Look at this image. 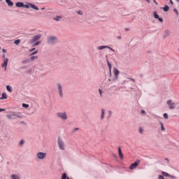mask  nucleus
Returning <instances> with one entry per match:
<instances>
[{"label": "nucleus", "instance_id": "nucleus-1", "mask_svg": "<svg viewBox=\"0 0 179 179\" xmlns=\"http://www.w3.org/2000/svg\"><path fill=\"white\" fill-rule=\"evenodd\" d=\"M15 6H17V8H25V9H29V8H31V9H34V10H39L38 7L31 3L24 4L22 2H17Z\"/></svg>", "mask_w": 179, "mask_h": 179}, {"label": "nucleus", "instance_id": "nucleus-2", "mask_svg": "<svg viewBox=\"0 0 179 179\" xmlns=\"http://www.w3.org/2000/svg\"><path fill=\"white\" fill-rule=\"evenodd\" d=\"M56 115L62 121H66L68 120V113L66 112H58Z\"/></svg>", "mask_w": 179, "mask_h": 179}, {"label": "nucleus", "instance_id": "nucleus-3", "mask_svg": "<svg viewBox=\"0 0 179 179\" xmlns=\"http://www.w3.org/2000/svg\"><path fill=\"white\" fill-rule=\"evenodd\" d=\"M57 92L59 97H64V87H62V84L59 83L57 84Z\"/></svg>", "mask_w": 179, "mask_h": 179}, {"label": "nucleus", "instance_id": "nucleus-4", "mask_svg": "<svg viewBox=\"0 0 179 179\" xmlns=\"http://www.w3.org/2000/svg\"><path fill=\"white\" fill-rule=\"evenodd\" d=\"M57 40L58 39L57 38L56 36H50L47 38V43H48V44L54 45V44H55V43H57Z\"/></svg>", "mask_w": 179, "mask_h": 179}, {"label": "nucleus", "instance_id": "nucleus-5", "mask_svg": "<svg viewBox=\"0 0 179 179\" xmlns=\"http://www.w3.org/2000/svg\"><path fill=\"white\" fill-rule=\"evenodd\" d=\"M57 143L60 150H65V143H64V140L61 137L58 138Z\"/></svg>", "mask_w": 179, "mask_h": 179}, {"label": "nucleus", "instance_id": "nucleus-6", "mask_svg": "<svg viewBox=\"0 0 179 179\" xmlns=\"http://www.w3.org/2000/svg\"><path fill=\"white\" fill-rule=\"evenodd\" d=\"M47 157V153L43 152H38L36 153V158L38 160H44Z\"/></svg>", "mask_w": 179, "mask_h": 179}, {"label": "nucleus", "instance_id": "nucleus-7", "mask_svg": "<svg viewBox=\"0 0 179 179\" xmlns=\"http://www.w3.org/2000/svg\"><path fill=\"white\" fill-rule=\"evenodd\" d=\"M113 73L114 76L113 80H114V82H115V80H118V76L120 75V71H118V69L115 68L113 71Z\"/></svg>", "mask_w": 179, "mask_h": 179}, {"label": "nucleus", "instance_id": "nucleus-8", "mask_svg": "<svg viewBox=\"0 0 179 179\" xmlns=\"http://www.w3.org/2000/svg\"><path fill=\"white\" fill-rule=\"evenodd\" d=\"M166 104L169 106L170 110H174V108H176V103L173 102L171 100H168Z\"/></svg>", "mask_w": 179, "mask_h": 179}, {"label": "nucleus", "instance_id": "nucleus-9", "mask_svg": "<svg viewBox=\"0 0 179 179\" xmlns=\"http://www.w3.org/2000/svg\"><path fill=\"white\" fill-rule=\"evenodd\" d=\"M41 38V34L36 35V36H33V38L31 39V43H34L38 41V40H40Z\"/></svg>", "mask_w": 179, "mask_h": 179}, {"label": "nucleus", "instance_id": "nucleus-10", "mask_svg": "<svg viewBox=\"0 0 179 179\" xmlns=\"http://www.w3.org/2000/svg\"><path fill=\"white\" fill-rule=\"evenodd\" d=\"M105 48H108L109 50H110V51H112L113 52H115V50L114 49H113L112 48H110V46H106V45H101L99 46L97 48V50H104Z\"/></svg>", "mask_w": 179, "mask_h": 179}, {"label": "nucleus", "instance_id": "nucleus-11", "mask_svg": "<svg viewBox=\"0 0 179 179\" xmlns=\"http://www.w3.org/2000/svg\"><path fill=\"white\" fill-rule=\"evenodd\" d=\"M9 59L8 58H4L3 62L1 64L2 68L4 69V71H6V68H8V62Z\"/></svg>", "mask_w": 179, "mask_h": 179}, {"label": "nucleus", "instance_id": "nucleus-12", "mask_svg": "<svg viewBox=\"0 0 179 179\" xmlns=\"http://www.w3.org/2000/svg\"><path fill=\"white\" fill-rule=\"evenodd\" d=\"M139 163H140L139 160L136 161L134 164H132L129 166V169L130 170H134V169H136V167H138V166L139 165Z\"/></svg>", "mask_w": 179, "mask_h": 179}, {"label": "nucleus", "instance_id": "nucleus-13", "mask_svg": "<svg viewBox=\"0 0 179 179\" xmlns=\"http://www.w3.org/2000/svg\"><path fill=\"white\" fill-rule=\"evenodd\" d=\"M11 115L16 118H23L22 115H20V113L11 112Z\"/></svg>", "mask_w": 179, "mask_h": 179}, {"label": "nucleus", "instance_id": "nucleus-14", "mask_svg": "<svg viewBox=\"0 0 179 179\" xmlns=\"http://www.w3.org/2000/svg\"><path fill=\"white\" fill-rule=\"evenodd\" d=\"M118 155L120 160H122L124 159V155L122 154V150H121V147L118 148Z\"/></svg>", "mask_w": 179, "mask_h": 179}, {"label": "nucleus", "instance_id": "nucleus-15", "mask_svg": "<svg viewBox=\"0 0 179 179\" xmlns=\"http://www.w3.org/2000/svg\"><path fill=\"white\" fill-rule=\"evenodd\" d=\"M106 62L109 68L110 76H111V68H112L111 63H110V62L108 61V56L106 55Z\"/></svg>", "mask_w": 179, "mask_h": 179}, {"label": "nucleus", "instance_id": "nucleus-16", "mask_svg": "<svg viewBox=\"0 0 179 179\" xmlns=\"http://www.w3.org/2000/svg\"><path fill=\"white\" fill-rule=\"evenodd\" d=\"M162 174L164 176V177H170L171 178H176L175 176H170L167 172L162 171Z\"/></svg>", "mask_w": 179, "mask_h": 179}, {"label": "nucleus", "instance_id": "nucleus-17", "mask_svg": "<svg viewBox=\"0 0 179 179\" xmlns=\"http://www.w3.org/2000/svg\"><path fill=\"white\" fill-rule=\"evenodd\" d=\"M105 115H106V110L104 109H101V120H104Z\"/></svg>", "mask_w": 179, "mask_h": 179}, {"label": "nucleus", "instance_id": "nucleus-18", "mask_svg": "<svg viewBox=\"0 0 179 179\" xmlns=\"http://www.w3.org/2000/svg\"><path fill=\"white\" fill-rule=\"evenodd\" d=\"M6 90H8L9 93H12L13 92V90L12 89V87H10V85L6 86Z\"/></svg>", "mask_w": 179, "mask_h": 179}, {"label": "nucleus", "instance_id": "nucleus-19", "mask_svg": "<svg viewBox=\"0 0 179 179\" xmlns=\"http://www.w3.org/2000/svg\"><path fill=\"white\" fill-rule=\"evenodd\" d=\"M8 99V96L6 93H3L1 97L0 98L1 100H5Z\"/></svg>", "mask_w": 179, "mask_h": 179}, {"label": "nucleus", "instance_id": "nucleus-20", "mask_svg": "<svg viewBox=\"0 0 179 179\" xmlns=\"http://www.w3.org/2000/svg\"><path fill=\"white\" fill-rule=\"evenodd\" d=\"M6 3H8V6H13V2L10 0H6Z\"/></svg>", "mask_w": 179, "mask_h": 179}, {"label": "nucleus", "instance_id": "nucleus-21", "mask_svg": "<svg viewBox=\"0 0 179 179\" xmlns=\"http://www.w3.org/2000/svg\"><path fill=\"white\" fill-rule=\"evenodd\" d=\"M10 177L12 179H20V176H19L18 175H11Z\"/></svg>", "mask_w": 179, "mask_h": 179}, {"label": "nucleus", "instance_id": "nucleus-22", "mask_svg": "<svg viewBox=\"0 0 179 179\" xmlns=\"http://www.w3.org/2000/svg\"><path fill=\"white\" fill-rule=\"evenodd\" d=\"M53 19H54V20H56L57 22H59V20L62 19V17L57 16L56 17H54Z\"/></svg>", "mask_w": 179, "mask_h": 179}, {"label": "nucleus", "instance_id": "nucleus-23", "mask_svg": "<svg viewBox=\"0 0 179 179\" xmlns=\"http://www.w3.org/2000/svg\"><path fill=\"white\" fill-rule=\"evenodd\" d=\"M170 8L169 7V6H165L164 8H163V10H164V12H169Z\"/></svg>", "mask_w": 179, "mask_h": 179}, {"label": "nucleus", "instance_id": "nucleus-24", "mask_svg": "<svg viewBox=\"0 0 179 179\" xmlns=\"http://www.w3.org/2000/svg\"><path fill=\"white\" fill-rule=\"evenodd\" d=\"M6 117L8 118V120H13V116H12V113H10V115H7Z\"/></svg>", "mask_w": 179, "mask_h": 179}, {"label": "nucleus", "instance_id": "nucleus-25", "mask_svg": "<svg viewBox=\"0 0 179 179\" xmlns=\"http://www.w3.org/2000/svg\"><path fill=\"white\" fill-rule=\"evenodd\" d=\"M14 43L16 45H19V44H20V40L17 39V40L15 41Z\"/></svg>", "mask_w": 179, "mask_h": 179}, {"label": "nucleus", "instance_id": "nucleus-26", "mask_svg": "<svg viewBox=\"0 0 179 179\" xmlns=\"http://www.w3.org/2000/svg\"><path fill=\"white\" fill-rule=\"evenodd\" d=\"M154 17H155V19H158L159 18V15H157V13L154 12Z\"/></svg>", "mask_w": 179, "mask_h": 179}, {"label": "nucleus", "instance_id": "nucleus-27", "mask_svg": "<svg viewBox=\"0 0 179 179\" xmlns=\"http://www.w3.org/2000/svg\"><path fill=\"white\" fill-rule=\"evenodd\" d=\"M160 125H161V130L162 131H165L166 129L164 128V126L163 125V124L162 122H160Z\"/></svg>", "mask_w": 179, "mask_h": 179}, {"label": "nucleus", "instance_id": "nucleus-28", "mask_svg": "<svg viewBox=\"0 0 179 179\" xmlns=\"http://www.w3.org/2000/svg\"><path fill=\"white\" fill-rule=\"evenodd\" d=\"M37 58H38V57H37V56H32V57H31V61H34V59H37Z\"/></svg>", "mask_w": 179, "mask_h": 179}, {"label": "nucleus", "instance_id": "nucleus-29", "mask_svg": "<svg viewBox=\"0 0 179 179\" xmlns=\"http://www.w3.org/2000/svg\"><path fill=\"white\" fill-rule=\"evenodd\" d=\"M22 107H24V108H29V104H27V103H22Z\"/></svg>", "mask_w": 179, "mask_h": 179}, {"label": "nucleus", "instance_id": "nucleus-30", "mask_svg": "<svg viewBox=\"0 0 179 179\" xmlns=\"http://www.w3.org/2000/svg\"><path fill=\"white\" fill-rule=\"evenodd\" d=\"M78 13V15H80V16H82V15H83V12L82 10H78L76 12Z\"/></svg>", "mask_w": 179, "mask_h": 179}, {"label": "nucleus", "instance_id": "nucleus-31", "mask_svg": "<svg viewBox=\"0 0 179 179\" xmlns=\"http://www.w3.org/2000/svg\"><path fill=\"white\" fill-rule=\"evenodd\" d=\"M40 43H41V41L35 42V43L34 44V47H36V46L40 44Z\"/></svg>", "mask_w": 179, "mask_h": 179}, {"label": "nucleus", "instance_id": "nucleus-32", "mask_svg": "<svg viewBox=\"0 0 179 179\" xmlns=\"http://www.w3.org/2000/svg\"><path fill=\"white\" fill-rule=\"evenodd\" d=\"M164 118H165V120H168L169 119V115H167V113H164Z\"/></svg>", "mask_w": 179, "mask_h": 179}, {"label": "nucleus", "instance_id": "nucleus-33", "mask_svg": "<svg viewBox=\"0 0 179 179\" xmlns=\"http://www.w3.org/2000/svg\"><path fill=\"white\" fill-rule=\"evenodd\" d=\"M24 143V140H21L19 143V145L22 146L23 144Z\"/></svg>", "mask_w": 179, "mask_h": 179}, {"label": "nucleus", "instance_id": "nucleus-34", "mask_svg": "<svg viewBox=\"0 0 179 179\" xmlns=\"http://www.w3.org/2000/svg\"><path fill=\"white\" fill-rule=\"evenodd\" d=\"M99 95L101 97H103V91H101V89L99 90Z\"/></svg>", "mask_w": 179, "mask_h": 179}, {"label": "nucleus", "instance_id": "nucleus-35", "mask_svg": "<svg viewBox=\"0 0 179 179\" xmlns=\"http://www.w3.org/2000/svg\"><path fill=\"white\" fill-rule=\"evenodd\" d=\"M165 34L166 36H170V31L169 30L165 31Z\"/></svg>", "mask_w": 179, "mask_h": 179}, {"label": "nucleus", "instance_id": "nucleus-36", "mask_svg": "<svg viewBox=\"0 0 179 179\" xmlns=\"http://www.w3.org/2000/svg\"><path fill=\"white\" fill-rule=\"evenodd\" d=\"M173 12L176 13V16H178V10H177V9L174 8Z\"/></svg>", "mask_w": 179, "mask_h": 179}, {"label": "nucleus", "instance_id": "nucleus-37", "mask_svg": "<svg viewBox=\"0 0 179 179\" xmlns=\"http://www.w3.org/2000/svg\"><path fill=\"white\" fill-rule=\"evenodd\" d=\"M138 131L141 134H143V128L140 127Z\"/></svg>", "mask_w": 179, "mask_h": 179}, {"label": "nucleus", "instance_id": "nucleus-38", "mask_svg": "<svg viewBox=\"0 0 179 179\" xmlns=\"http://www.w3.org/2000/svg\"><path fill=\"white\" fill-rule=\"evenodd\" d=\"M37 52H38V50H36V51L32 52V53L31 54V55H36V54H37Z\"/></svg>", "mask_w": 179, "mask_h": 179}, {"label": "nucleus", "instance_id": "nucleus-39", "mask_svg": "<svg viewBox=\"0 0 179 179\" xmlns=\"http://www.w3.org/2000/svg\"><path fill=\"white\" fill-rule=\"evenodd\" d=\"M29 62V60H24L22 61V64H27Z\"/></svg>", "mask_w": 179, "mask_h": 179}, {"label": "nucleus", "instance_id": "nucleus-40", "mask_svg": "<svg viewBox=\"0 0 179 179\" xmlns=\"http://www.w3.org/2000/svg\"><path fill=\"white\" fill-rule=\"evenodd\" d=\"M159 179H164V177H163V176H159Z\"/></svg>", "mask_w": 179, "mask_h": 179}, {"label": "nucleus", "instance_id": "nucleus-41", "mask_svg": "<svg viewBox=\"0 0 179 179\" xmlns=\"http://www.w3.org/2000/svg\"><path fill=\"white\" fill-rule=\"evenodd\" d=\"M158 20H159V22H163V19L160 18V17L158 18Z\"/></svg>", "mask_w": 179, "mask_h": 179}, {"label": "nucleus", "instance_id": "nucleus-42", "mask_svg": "<svg viewBox=\"0 0 179 179\" xmlns=\"http://www.w3.org/2000/svg\"><path fill=\"white\" fill-rule=\"evenodd\" d=\"M34 50H36V48H32V49L29 50V52H32V51H34Z\"/></svg>", "mask_w": 179, "mask_h": 179}, {"label": "nucleus", "instance_id": "nucleus-43", "mask_svg": "<svg viewBox=\"0 0 179 179\" xmlns=\"http://www.w3.org/2000/svg\"><path fill=\"white\" fill-rule=\"evenodd\" d=\"M155 5H157V1L156 0H153Z\"/></svg>", "mask_w": 179, "mask_h": 179}, {"label": "nucleus", "instance_id": "nucleus-44", "mask_svg": "<svg viewBox=\"0 0 179 179\" xmlns=\"http://www.w3.org/2000/svg\"><path fill=\"white\" fill-rule=\"evenodd\" d=\"M169 2H170V3H171V5H173V0H169Z\"/></svg>", "mask_w": 179, "mask_h": 179}, {"label": "nucleus", "instance_id": "nucleus-45", "mask_svg": "<svg viewBox=\"0 0 179 179\" xmlns=\"http://www.w3.org/2000/svg\"><path fill=\"white\" fill-rule=\"evenodd\" d=\"M2 51H3V52L6 53V50L3 49Z\"/></svg>", "mask_w": 179, "mask_h": 179}, {"label": "nucleus", "instance_id": "nucleus-46", "mask_svg": "<svg viewBox=\"0 0 179 179\" xmlns=\"http://www.w3.org/2000/svg\"><path fill=\"white\" fill-rule=\"evenodd\" d=\"M2 111H5V109L0 108V113Z\"/></svg>", "mask_w": 179, "mask_h": 179}, {"label": "nucleus", "instance_id": "nucleus-47", "mask_svg": "<svg viewBox=\"0 0 179 179\" xmlns=\"http://www.w3.org/2000/svg\"><path fill=\"white\" fill-rule=\"evenodd\" d=\"M141 113H142V114H145V110H141Z\"/></svg>", "mask_w": 179, "mask_h": 179}, {"label": "nucleus", "instance_id": "nucleus-48", "mask_svg": "<svg viewBox=\"0 0 179 179\" xmlns=\"http://www.w3.org/2000/svg\"><path fill=\"white\" fill-rule=\"evenodd\" d=\"M6 57L5 55H2V58H3V59H5V58H6V57Z\"/></svg>", "mask_w": 179, "mask_h": 179}, {"label": "nucleus", "instance_id": "nucleus-49", "mask_svg": "<svg viewBox=\"0 0 179 179\" xmlns=\"http://www.w3.org/2000/svg\"><path fill=\"white\" fill-rule=\"evenodd\" d=\"M148 3H150V0H145Z\"/></svg>", "mask_w": 179, "mask_h": 179}, {"label": "nucleus", "instance_id": "nucleus-50", "mask_svg": "<svg viewBox=\"0 0 179 179\" xmlns=\"http://www.w3.org/2000/svg\"><path fill=\"white\" fill-rule=\"evenodd\" d=\"M44 9H45V8H41L42 10H44Z\"/></svg>", "mask_w": 179, "mask_h": 179}, {"label": "nucleus", "instance_id": "nucleus-51", "mask_svg": "<svg viewBox=\"0 0 179 179\" xmlns=\"http://www.w3.org/2000/svg\"><path fill=\"white\" fill-rule=\"evenodd\" d=\"M178 2H179V0H176Z\"/></svg>", "mask_w": 179, "mask_h": 179}, {"label": "nucleus", "instance_id": "nucleus-52", "mask_svg": "<svg viewBox=\"0 0 179 179\" xmlns=\"http://www.w3.org/2000/svg\"><path fill=\"white\" fill-rule=\"evenodd\" d=\"M126 30H128V29H126Z\"/></svg>", "mask_w": 179, "mask_h": 179}, {"label": "nucleus", "instance_id": "nucleus-53", "mask_svg": "<svg viewBox=\"0 0 179 179\" xmlns=\"http://www.w3.org/2000/svg\"><path fill=\"white\" fill-rule=\"evenodd\" d=\"M178 51H179V48H178Z\"/></svg>", "mask_w": 179, "mask_h": 179}]
</instances>
